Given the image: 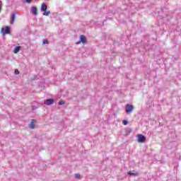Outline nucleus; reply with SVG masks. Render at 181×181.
Returning <instances> with one entry per match:
<instances>
[{
    "mask_svg": "<svg viewBox=\"0 0 181 181\" xmlns=\"http://www.w3.org/2000/svg\"><path fill=\"white\" fill-rule=\"evenodd\" d=\"M35 120L32 119L31 122L29 124V128L33 129L35 128Z\"/></svg>",
    "mask_w": 181,
    "mask_h": 181,
    "instance_id": "obj_9",
    "label": "nucleus"
},
{
    "mask_svg": "<svg viewBox=\"0 0 181 181\" xmlns=\"http://www.w3.org/2000/svg\"><path fill=\"white\" fill-rule=\"evenodd\" d=\"M23 2H26L27 4H31L32 0H23Z\"/></svg>",
    "mask_w": 181,
    "mask_h": 181,
    "instance_id": "obj_16",
    "label": "nucleus"
},
{
    "mask_svg": "<svg viewBox=\"0 0 181 181\" xmlns=\"http://www.w3.org/2000/svg\"><path fill=\"white\" fill-rule=\"evenodd\" d=\"M122 124H124V125H128V121H127V120H123V121H122Z\"/></svg>",
    "mask_w": 181,
    "mask_h": 181,
    "instance_id": "obj_19",
    "label": "nucleus"
},
{
    "mask_svg": "<svg viewBox=\"0 0 181 181\" xmlns=\"http://www.w3.org/2000/svg\"><path fill=\"white\" fill-rule=\"evenodd\" d=\"M59 105H64V104H66V102L64 100H61L59 103Z\"/></svg>",
    "mask_w": 181,
    "mask_h": 181,
    "instance_id": "obj_15",
    "label": "nucleus"
},
{
    "mask_svg": "<svg viewBox=\"0 0 181 181\" xmlns=\"http://www.w3.org/2000/svg\"><path fill=\"white\" fill-rule=\"evenodd\" d=\"M80 42L82 43H86L87 42V38H86V36L81 35L80 37Z\"/></svg>",
    "mask_w": 181,
    "mask_h": 181,
    "instance_id": "obj_8",
    "label": "nucleus"
},
{
    "mask_svg": "<svg viewBox=\"0 0 181 181\" xmlns=\"http://www.w3.org/2000/svg\"><path fill=\"white\" fill-rule=\"evenodd\" d=\"M127 175H129L130 176H137L138 173H132L131 171L127 173Z\"/></svg>",
    "mask_w": 181,
    "mask_h": 181,
    "instance_id": "obj_11",
    "label": "nucleus"
},
{
    "mask_svg": "<svg viewBox=\"0 0 181 181\" xmlns=\"http://www.w3.org/2000/svg\"><path fill=\"white\" fill-rule=\"evenodd\" d=\"M2 11V1L0 0V13Z\"/></svg>",
    "mask_w": 181,
    "mask_h": 181,
    "instance_id": "obj_18",
    "label": "nucleus"
},
{
    "mask_svg": "<svg viewBox=\"0 0 181 181\" xmlns=\"http://www.w3.org/2000/svg\"><path fill=\"white\" fill-rule=\"evenodd\" d=\"M137 138V142H139V144H142L146 141V137L143 134H138Z\"/></svg>",
    "mask_w": 181,
    "mask_h": 181,
    "instance_id": "obj_1",
    "label": "nucleus"
},
{
    "mask_svg": "<svg viewBox=\"0 0 181 181\" xmlns=\"http://www.w3.org/2000/svg\"><path fill=\"white\" fill-rule=\"evenodd\" d=\"M75 177L76 179H80V177H81V175H80V174H76Z\"/></svg>",
    "mask_w": 181,
    "mask_h": 181,
    "instance_id": "obj_17",
    "label": "nucleus"
},
{
    "mask_svg": "<svg viewBox=\"0 0 181 181\" xmlns=\"http://www.w3.org/2000/svg\"><path fill=\"white\" fill-rule=\"evenodd\" d=\"M35 109H36V107L33 106V110H35Z\"/></svg>",
    "mask_w": 181,
    "mask_h": 181,
    "instance_id": "obj_21",
    "label": "nucleus"
},
{
    "mask_svg": "<svg viewBox=\"0 0 181 181\" xmlns=\"http://www.w3.org/2000/svg\"><path fill=\"white\" fill-rule=\"evenodd\" d=\"M54 103V99H47L45 101V104H46V105H52V104H53Z\"/></svg>",
    "mask_w": 181,
    "mask_h": 181,
    "instance_id": "obj_5",
    "label": "nucleus"
},
{
    "mask_svg": "<svg viewBox=\"0 0 181 181\" xmlns=\"http://www.w3.org/2000/svg\"><path fill=\"white\" fill-rule=\"evenodd\" d=\"M30 12L34 15V16H37V8L36 6H32Z\"/></svg>",
    "mask_w": 181,
    "mask_h": 181,
    "instance_id": "obj_4",
    "label": "nucleus"
},
{
    "mask_svg": "<svg viewBox=\"0 0 181 181\" xmlns=\"http://www.w3.org/2000/svg\"><path fill=\"white\" fill-rule=\"evenodd\" d=\"M20 51H21V47L18 46L14 48L13 53L16 54L17 53H19Z\"/></svg>",
    "mask_w": 181,
    "mask_h": 181,
    "instance_id": "obj_10",
    "label": "nucleus"
},
{
    "mask_svg": "<svg viewBox=\"0 0 181 181\" xmlns=\"http://www.w3.org/2000/svg\"><path fill=\"white\" fill-rule=\"evenodd\" d=\"M134 111V105L127 104L126 105V112L127 114H131Z\"/></svg>",
    "mask_w": 181,
    "mask_h": 181,
    "instance_id": "obj_3",
    "label": "nucleus"
},
{
    "mask_svg": "<svg viewBox=\"0 0 181 181\" xmlns=\"http://www.w3.org/2000/svg\"><path fill=\"white\" fill-rule=\"evenodd\" d=\"M44 16H49L50 15V11H47V10H45V11H43Z\"/></svg>",
    "mask_w": 181,
    "mask_h": 181,
    "instance_id": "obj_12",
    "label": "nucleus"
},
{
    "mask_svg": "<svg viewBox=\"0 0 181 181\" xmlns=\"http://www.w3.org/2000/svg\"><path fill=\"white\" fill-rule=\"evenodd\" d=\"M41 11L42 12L47 11V5H46L45 3H42L41 4Z\"/></svg>",
    "mask_w": 181,
    "mask_h": 181,
    "instance_id": "obj_7",
    "label": "nucleus"
},
{
    "mask_svg": "<svg viewBox=\"0 0 181 181\" xmlns=\"http://www.w3.org/2000/svg\"><path fill=\"white\" fill-rule=\"evenodd\" d=\"M42 45H49V40H42Z\"/></svg>",
    "mask_w": 181,
    "mask_h": 181,
    "instance_id": "obj_14",
    "label": "nucleus"
},
{
    "mask_svg": "<svg viewBox=\"0 0 181 181\" xmlns=\"http://www.w3.org/2000/svg\"><path fill=\"white\" fill-rule=\"evenodd\" d=\"M131 132H132V129H128L127 130H126V135H129Z\"/></svg>",
    "mask_w": 181,
    "mask_h": 181,
    "instance_id": "obj_13",
    "label": "nucleus"
},
{
    "mask_svg": "<svg viewBox=\"0 0 181 181\" xmlns=\"http://www.w3.org/2000/svg\"><path fill=\"white\" fill-rule=\"evenodd\" d=\"M2 35H9L11 33V28L9 26H6V28H1Z\"/></svg>",
    "mask_w": 181,
    "mask_h": 181,
    "instance_id": "obj_2",
    "label": "nucleus"
},
{
    "mask_svg": "<svg viewBox=\"0 0 181 181\" xmlns=\"http://www.w3.org/2000/svg\"><path fill=\"white\" fill-rule=\"evenodd\" d=\"M15 74H19V70H18V69H16L15 70Z\"/></svg>",
    "mask_w": 181,
    "mask_h": 181,
    "instance_id": "obj_20",
    "label": "nucleus"
},
{
    "mask_svg": "<svg viewBox=\"0 0 181 181\" xmlns=\"http://www.w3.org/2000/svg\"><path fill=\"white\" fill-rule=\"evenodd\" d=\"M15 19H16V13H13L11 15V24L13 25L15 23Z\"/></svg>",
    "mask_w": 181,
    "mask_h": 181,
    "instance_id": "obj_6",
    "label": "nucleus"
}]
</instances>
